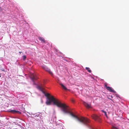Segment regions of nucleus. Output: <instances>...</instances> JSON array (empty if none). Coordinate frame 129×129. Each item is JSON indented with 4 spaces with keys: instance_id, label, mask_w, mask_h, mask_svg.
Listing matches in <instances>:
<instances>
[{
    "instance_id": "obj_2",
    "label": "nucleus",
    "mask_w": 129,
    "mask_h": 129,
    "mask_svg": "<svg viewBox=\"0 0 129 129\" xmlns=\"http://www.w3.org/2000/svg\"><path fill=\"white\" fill-rule=\"evenodd\" d=\"M30 77L31 80L34 82V84H35V81L37 80L38 78L37 75L34 74H31L30 76Z\"/></svg>"
},
{
    "instance_id": "obj_14",
    "label": "nucleus",
    "mask_w": 129,
    "mask_h": 129,
    "mask_svg": "<svg viewBox=\"0 0 129 129\" xmlns=\"http://www.w3.org/2000/svg\"><path fill=\"white\" fill-rule=\"evenodd\" d=\"M16 113H18V114H21V112H20V111H16Z\"/></svg>"
},
{
    "instance_id": "obj_6",
    "label": "nucleus",
    "mask_w": 129,
    "mask_h": 129,
    "mask_svg": "<svg viewBox=\"0 0 129 129\" xmlns=\"http://www.w3.org/2000/svg\"><path fill=\"white\" fill-rule=\"evenodd\" d=\"M93 119L95 120H98L100 119V118L97 115H93L92 116Z\"/></svg>"
},
{
    "instance_id": "obj_12",
    "label": "nucleus",
    "mask_w": 129,
    "mask_h": 129,
    "mask_svg": "<svg viewBox=\"0 0 129 129\" xmlns=\"http://www.w3.org/2000/svg\"><path fill=\"white\" fill-rule=\"evenodd\" d=\"M102 111L103 112H104V114H105V116L107 117V114H106V112L105 111H104V110H102Z\"/></svg>"
},
{
    "instance_id": "obj_7",
    "label": "nucleus",
    "mask_w": 129,
    "mask_h": 129,
    "mask_svg": "<svg viewBox=\"0 0 129 129\" xmlns=\"http://www.w3.org/2000/svg\"><path fill=\"white\" fill-rule=\"evenodd\" d=\"M37 88L39 90H41L43 93H45V92L43 91V88L42 87H41L39 86H38L37 87Z\"/></svg>"
},
{
    "instance_id": "obj_8",
    "label": "nucleus",
    "mask_w": 129,
    "mask_h": 129,
    "mask_svg": "<svg viewBox=\"0 0 129 129\" xmlns=\"http://www.w3.org/2000/svg\"><path fill=\"white\" fill-rule=\"evenodd\" d=\"M38 38L39 40L41 41L43 43H45V41L44 38L41 37H39Z\"/></svg>"
},
{
    "instance_id": "obj_13",
    "label": "nucleus",
    "mask_w": 129,
    "mask_h": 129,
    "mask_svg": "<svg viewBox=\"0 0 129 129\" xmlns=\"http://www.w3.org/2000/svg\"><path fill=\"white\" fill-rule=\"evenodd\" d=\"M26 57L25 55L23 56V60H25L26 59Z\"/></svg>"
},
{
    "instance_id": "obj_16",
    "label": "nucleus",
    "mask_w": 129,
    "mask_h": 129,
    "mask_svg": "<svg viewBox=\"0 0 129 129\" xmlns=\"http://www.w3.org/2000/svg\"><path fill=\"white\" fill-rule=\"evenodd\" d=\"M1 77V74H0V77Z\"/></svg>"
},
{
    "instance_id": "obj_3",
    "label": "nucleus",
    "mask_w": 129,
    "mask_h": 129,
    "mask_svg": "<svg viewBox=\"0 0 129 129\" xmlns=\"http://www.w3.org/2000/svg\"><path fill=\"white\" fill-rule=\"evenodd\" d=\"M42 68H43L44 70H45L46 71L48 72L51 75H53V73L51 71L50 69L48 68L47 67L45 66H42Z\"/></svg>"
},
{
    "instance_id": "obj_11",
    "label": "nucleus",
    "mask_w": 129,
    "mask_h": 129,
    "mask_svg": "<svg viewBox=\"0 0 129 129\" xmlns=\"http://www.w3.org/2000/svg\"><path fill=\"white\" fill-rule=\"evenodd\" d=\"M85 69L87 70L88 72L89 73H91V71L90 69V68L88 67H86Z\"/></svg>"
},
{
    "instance_id": "obj_4",
    "label": "nucleus",
    "mask_w": 129,
    "mask_h": 129,
    "mask_svg": "<svg viewBox=\"0 0 129 129\" xmlns=\"http://www.w3.org/2000/svg\"><path fill=\"white\" fill-rule=\"evenodd\" d=\"M105 87L106 89L110 92L114 93L115 92V91L112 87L109 86H108L106 85H105Z\"/></svg>"
},
{
    "instance_id": "obj_1",
    "label": "nucleus",
    "mask_w": 129,
    "mask_h": 129,
    "mask_svg": "<svg viewBox=\"0 0 129 129\" xmlns=\"http://www.w3.org/2000/svg\"><path fill=\"white\" fill-rule=\"evenodd\" d=\"M45 95L47 97V100L46 102L47 105H50L51 102H52L54 105H56L58 107L62 108L61 110L64 113L69 114L79 122L86 126H88V123L90 122L88 119L83 117H79L74 114L72 113L71 112L68 107L65 104L61 103L58 100L56 99L53 96H51L49 97L50 94L49 93H47L45 94Z\"/></svg>"
},
{
    "instance_id": "obj_9",
    "label": "nucleus",
    "mask_w": 129,
    "mask_h": 129,
    "mask_svg": "<svg viewBox=\"0 0 129 129\" xmlns=\"http://www.w3.org/2000/svg\"><path fill=\"white\" fill-rule=\"evenodd\" d=\"M60 84L61 86L62 87V88L63 89H64V90H69V91H70V90L69 89H68L66 88V87L65 86H64L62 84Z\"/></svg>"
},
{
    "instance_id": "obj_15",
    "label": "nucleus",
    "mask_w": 129,
    "mask_h": 129,
    "mask_svg": "<svg viewBox=\"0 0 129 129\" xmlns=\"http://www.w3.org/2000/svg\"><path fill=\"white\" fill-rule=\"evenodd\" d=\"M72 101L73 102H74V101L73 100H72Z\"/></svg>"
},
{
    "instance_id": "obj_10",
    "label": "nucleus",
    "mask_w": 129,
    "mask_h": 129,
    "mask_svg": "<svg viewBox=\"0 0 129 129\" xmlns=\"http://www.w3.org/2000/svg\"><path fill=\"white\" fill-rule=\"evenodd\" d=\"M9 111L11 113H15L16 110H12Z\"/></svg>"
},
{
    "instance_id": "obj_5",
    "label": "nucleus",
    "mask_w": 129,
    "mask_h": 129,
    "mask_svg": "<svg viewBox=\"0 0 129 129\" xmlns=\"http://www.w3.org/2000/svg\"><path fill=\"white\" fill-rule=\"evenodd\" d=\"M83 103L84 105L87 108L89 109L91 108V105L88 104L87 103H86L85 102H83Z\"/></svg>"
}]
</instances>
